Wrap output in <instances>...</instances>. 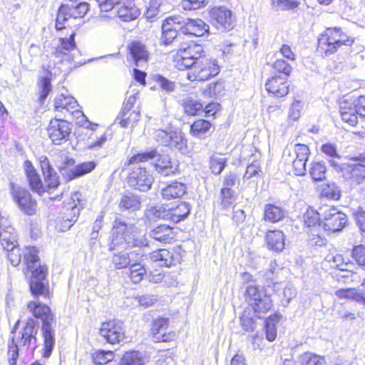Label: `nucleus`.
Returning <instances> with one entry per match:
<instances>
[{
	"label": "nucleus",
	"mask_w": 365,
	"mask_h": 365,
	"mask_svg": "<svg viewBox=\"0 0 365 365\" xmlns=\"http://www.w3.org/2000/svg\"><path fill=\"white\" fill-rule=\"evenodd\" d=\"M174 63L178 70L189 69L187 78L190 81H207L220 71L217 61L205 57L203 47L192 43L180 45Z\"/></svg>",
	"instance_id": "nucleus-1"
},
{
	"label": "nucleus",
	"mask_w": 365,
	"mask_h": 365,
	"mask_svg": "<svg viewBox=\"0 0 365 365\" xmlns=\"http://www.w3.org/2000/svg\"><path fill=\"white\" fill-rule=\"evenodd\" d=\"M20 321L18 320L11 333L8 343L10 365H16L19 353L34 352L36 348V334L38 327L33 319L27 321L26 324L18 329Z\"/></svg>",
	"instance_id": "nucleus-2"
},
{
	"label": "nucleus",
	"mask_w": 365,
	"mask_h": 365,
	"mask_svg": "<svg viewBox=\"0 0 365 365\" xmlns=\"http://www.w3.org/2000/svg\"><path fill=\"white\" fill-rule=\"evenodd\" d=\"M24 260L28 271L31 272L29 287L34 297L49 298L48 283L46 279L47 267L38 262V250L35 247H26L24 250Z\"/></svg>",
	"instance_id": "nucleus-3"
},
{
	"label": "nucleus",
	"mask_w": 365,
	"mask_h": 365,
	"mask_svg": "<svg viewBox=\"0 0 365 365\" xmlns=\"http://www.w3.org/2000/svg\"><path fill=\"white\" fill-rule=\"evenodd\" d=\"M127 245L129 247H145L148 242L145 235H140L138 230L133 225L126 224L121 220H116L113 227L112 240L110 250L116 247Z\"/></svg>",
	"instance_id": "nucleus-4"
},
{
	"label": "nucleus",
	"mask_w": 365,
	"mask_h": 365,
	"mask_svg": "<svg viewBox=\"0 0 365 365\" xmlns=\"http://www.w3.org/2000/svg\"><path fill=\"white\" fill-rule=\"evenodd\" d=\"M28 309L36 318L42 321V333L43 336L44 357L50 356L55 345V331L51 328L53 315L51 309L45 304L31 301L28 304Z\"/></svg>",
	"instance_id": "nucleus-5"
},
{
	"label": "nucleus",
	"mask_w": 365,
	"mask_h": 365,
	"mask_svg": "<svg viewBox=\"0 0 365 365\" xmlns=\"http://www.w3.org/2000/svg\"><path fill=\"white\" fill-rule=\"evenodd\" d=\"M354 41L340 28H327L318 38V51L329 56L342 46H351Z\"/></svg>",
	"instance_id": "nucleus-6"
},
{
	"label": "nucleus",
	"mask_w": 365,
	"mask_h": 365,
	"mask_svg": "<svg viewBox=\"0 0 365 365\" xmlns=\"http://www.w3.org/2000/svg\"><path fill=\"white\" fill-rule=\"evenodd\" d=\"M245 300L254 312L255 316L262 318L273 306L271 294L267 289L256 285H248L245 293Z\"/></svg>",
	"instance_id": "nucleus-7"
},
{
	"label": "nucleus",
	"mask_w": 365,
	"mask_h": 365,
	"mask_svg": "<svg viewBox=\"0 0 365 365\" xmlns=\"http://www.w3.org/2000/svg\"><path fill=\"white\" fill-rule=\"evenodd\" d=\"M11 195L15 203L25 215H34L37 211V202L25 188L11 183Z\"/></svg>",
	"instance_id": "nucleus-8"
},
{
	"label": "nucleus",
	"mask_w": 365,
	"mask_h": 365,
	"mask_svg": "<svg viewBox=\"0 0 365 365\" xmlns=\"http://www.w3.org/2000/svg\"><path fill=\"white\" fill-rule=\"evenodd\" d=\"M323 215L322 225L326 231L331 232H339L346 225V215L334 207L325 210Z\"/></svg>",
	"instance_id": "nucleus-9"
},
{
	"label": "nucleus",
	"mask_w": 365,
	"mask_h": 365,
	"mask_svg": "<svg viewBox=\"0 0 365 365\" xmlns=\"http://www.w3.org/2000/svg\"><path fill=\"white\" fill-rule=\"evenodd\" d=\"M211 24L217 29L230 31L235 26L232 12L225 6L213 7L209 11Z\"/></svg>",
	"instance_id": "nucleus-10"
},
{
	"label": "nucleus",
	"mask_w": 365,
	"mask_h": 365,
	"mask_svg": "<svg viewBox=\"0 0 365 365\" xmlns=\"http://www.w3.org/2000/svg\"><path fill=\"white\" fill-rule=\"evenodd\" d=\"M153 181V177L142 167L134 168L128 178L130 187L143 192L149 190Z\"/></svg>",
	"instance_id": "nucleus-11"
},
{
	"label": "nucleus",
	"mask_w": 365,
	"mask_h": 365,
	"mask_svg": "<svg viewBox=\"0 0 365 365\" xmlns=\"http://www.w3.org/2000/svg\"><path fill=\"white\" fill-rule=\"evenodd\" d=\"M183 17L181 16H169L165 19L162 24L161 41L165 45H169L177 37L178 32L182 33L184 25Z\"/></svg>",
	"instance_id": "nucleus-12"
},
{
	"label": "nucleus",
	"mask_w": 365,
	"mask_h": 365,
	"mask_svg": "<svg viewBox=\"0 0 365 365\" xmlns=\"http://www.w3.org/2000/svg\"><path fill=\"white\" fill-rule=\"evenodd\" d=\"M71 131V124L66 120L59 119L51 120L47 128L50 139L56 145L67 141Z\"/></svg>",
	"instance_id": "nucleus-13"
},
{
	"label": "nucleus",
	"mask_w": 365,
	"mask_h": 365,
	"mask_svg": "<svg viewBox=\"0 0 365 365\" xmlns=\"http://www.w3.org/2000/svg\"><path fill=\"white\" fill-rule=\"evenodd\" d=\"M75 33L73 32L69 38H61L59 39L60 45L57 46L54 52L56 58H61L62 61L76 63L74 57L76 53L78 54L74 41Z\"/></svg>",
	"instance_id": "nucleus-14"
},
{
	"label": "nucleus",
	"mask_w": 365,
	"mask_h": 365,
	"mask_svg": "<svg viewBox=\"0 0 365 365\" xmlns=\"http://www.w3.org/2000/svg\"><path fill=\"white\" fill-rule=\"evenodd\" d=\"M302 219L304 225L309 228H313L314 233H312L310 241L312 244L321 246L324 244V239L320 237L319 232H317L322 226L319 212L313 208L309 207L303 214Z\"/></svg>",
	"instance_id": "nucleus-15"
},
{
	"label": "nucleus",
	"mask_w": 365,
	"mask_h": 365,
	"mask_svg": "<svg viewBox=\"0 0 365 365\" xmlns=\"http://www.w3.org/2000/svg\"><path fill=\"white\" fill-rule=\"evenodd\" d=\"M100 334L108 343L115 344L123 341L124 329L119 322L110 321L103 323L100 329Z\"/></svg>",
	"instance_id": "nucleus-16"
},
{
	"label": "nucleus",
	"mask_w": 365,
	"mask_h": 365,
	"mask_svg": "<svg viewBox=\"0 0 365 365\" xmlns=\"http://www.w3.org/2000/svg\"><path fill=\"white\" fill-rule=\"evenodd\" d=\"M289 83L286 78L274 76L269 78L265 84L266 90L273 96L281 98L289 93Z\"/></svg>",
	"instance_id": "nucleus-17"
},
{
	"label": "nucleus",
	"mask_w": 365,
	"mask_h": 365,
	"mask_svg": "<svg viewBox=\"0 0 365 365\" xmlns=\"http://www.w3.org/2000/svg\"><path fill=\"white\" fill-rule=\"evenodd\" d=\"M155 170L162 176H171L175 175L178 170V164L173 161L168 155H158L154 164Z\"/></svg>",
	"instance_id": "nucleus-18"
},
{
	"label": "nucleus",
	"mask_w": 365,
	"mask_h": 365,
	"mask_svg": "<svg viewBox=\"0 0 365 365\" xmlns=\"http://www.w3.org/2000/svg\"><path fill=\"white\" fill-rule=\"evenodd\" d=\"M184 25L182 26V34L202 36L209 31V25L206 24L202 19H191L183 17Z\"/></svg>",
	"instance_id": "nucleus-19"
},
{
	"label": "nucleus",
	"mask_w": 365,
	"mask_h": 365,
	"mask_svg": "<svg viewBox=\"0 0 365 365\" xmlns=\"http://www.w3.org/2000/svg\"><path fill=\"white\" fill-rule=\"evenodd\" d=\"M24 168L31 189L38 195L43 193L45 192L44 187L31 162L26 160L24 163Z\"/></svg>",
	"instance_id": "nucleus-20"
},
{
	"label": "nucleus",
	"mask_w": 365,
	"mask_h": 365,
	"mask_svg": "<svg viewBox=\"0 0 365 365\" xmlns=\"http://www.w3.org/2000/svg\"><path fill=\"white\" fill-rule=\"evenodd\" d=\"M139 255L141 257L145 256V253L143 252L140 249L130 252H120L113 255L112 262L116 269H124L130 266Z\"/></svg>",
	"instance_id": "nucleus-21"
},
{
	"label": "nucleus",
	"mask_w": 365,
	"mask_h": 365,
	"mask_svg": "<svg viewBox=\"0 0 365 365\" xmlns=\"http://www.w3.org/2000/svg\"><path fill=\"white\" fill-rule=\"evenodd\" d=\"M39 163L47 186L49 188H56L59 185L58 178L52 168L47 157L41 156L39 158Z\"/></svg>",
	"instance_id": "nucleus-22"
},
{
	"label": "nucleus",
	"mask_w": 365,
	"mask_h": 365,
	"mask_svg": "<svg viewBox=\"0 0 365 365\" xmlns=\"http://www.w3.org/2000/svg\"><path fill=\"white\" fill-rule=\"evenodd\" d=\"M345 179L359 184L365 179V165L361 163L348 164L343 169Z\"/></svg>",
	"instance_id": "nucleus-23"
},
{
	"label": "nucleus",
	"mask_w": 365,
	"mask_h": 365,
	"mask_svg": "<svg viewBox=\"0 0 365 365\" xmlns=\"http://www.w3.org/2000/svg\"><path fill=\"white\" fill-rule=\"evenodd\" d=\"M3 220L0 222V241L4 250L13 249L18 245L16 233L11 226L3 225Z\"/></svg>",
	"instance_id": "nucleus-24"
},
{
	"label": "nucleus",
	"mask_w": 365,
	"mask_h": 365,
	"mask_svg": "<svg viewBox=\"0 0 365 365\" xmlns=\"http://www.w3.org/2000/svg\"><path fill=\"white\" fill-rule=\"evenodd\" d=\"M54 106L57 111L62 112L65 110L68 113H73L77 111L78 104L73 97L61 93L55 98Z\"/></svg>",
	"instance_id": "nucleus-25"
},
{
	"label": "nucleus",
	"mask_w": 365,
	"mask_h": 365,
	"mask_svg": "<svg viewBox=\"0 0 365 365\" xmlns=\"http://www.w3.org/2000/svg\"><path fill=\"white\" fill-rule=\"evenodd\" d=\"M149 235L153 239L163 243H170L175 236L170 225H160L152 230Z\"/></svg>",
	"instance_id": "nucleus-26"
},
{
	"label": "nucleus",
	"mask_w": 365,
	"mask_h": 365,
	"mask_svg": "<svg viewBox=\"0 0 365 365\" xmlns=\"http://www.w3.org/2000/svg\"><path fill=\"white\" fill-rule=\"evenodd\" d=\"M150 260L160 267H170L174 264V254L166 249H160L150 254Z\"/></svg>",
	"instance_id": "nucleus-27"
},
{
	"label": "nucleus",
	"mask_w": 365,
	"mask_h": 365,
	"mask_svg": "<svg viewBox=\"0 0 365 365\" xmlns=\"http://www.w3.org/2000/svg\"><path fill=\"white\" fill-rule=\"evenodd\" d=\"M190 212V204L186 202H180L176 207L168 208V220L173 223H178L185 220Z\"/></svg>",
	"instance_id": "nucleus-28"
},
{
	"label": "nucleus",
	"mask_w": 365,
	"mask_h": 365,
	"mask_svg": "<svg viewBox=\"0 0 365 365\" xmlns=\"http://www.w3.org/2000/svg\"><path fill=\"white\" fill-rule=\"evenodd\" d=\"M143 257L138 256L135 261L131 263L127 274L130 279L134 283H139L146 274L147 271L145 265L141 263Z\"/></svg>",
	"instance_id": "nucleus-29"
},
{
	"label": "nucleus",
	"mask_w": 365,
	"mask_h": 365,
	"mask_svg": "<svg viewBox=\"0 0 365 365\" xmlns=\"http://www.w3.org/2000/svg\"><path fill=\"white\" fill-rule=\"evenodd\" d=\"M186 192V186L179 182H173L162 188L161 195L165 200L181 197Z\"/></svg>",
	"instance_id": "nucleus-30"
},
{
	"label": "nucleus",
	"mask_w": 365,
	"mask_h": 365,
	"mask_svg": "<svg viewBox=\"0 0 365 365\" xmlns=\"http://www.w3.org/2000/svg\"><path fill=\"white\" fill-rule=\"evenodd\" d=\"M268 247L274 251L281 252L284 248V235L280 230H270L266 236Z\"/></svg>",
	"instance_id": "nucleus-31"
},
{
	"label": "nucleus",
	"mask_w": 365,
	"mask_h": 365,
	"mask_svg": "<svg viewBox=\"0 0 365 365\" xmlns=\"http://www.w3.org/2000/svg\"><path fill=\"white\" fill-rule=\"evenodd\" d=\"M130 53L137 66L141 63H145L148 58V53L145 45L138 41H134L129 47Z\"/></svg>",
	"instance_id": "nucleus-32"
},
{
	"label": "nucleus",
	"mask_w": 365,
	"mask_h": 365,
	"mask_svg": "<svg viewBox=\"0 0 365 365\" xmlns=\"http://www.w3.org/2000/svg\"><path fill=\"white\" fill-rule=\"evenodd\" d=\"M285 213L286 212L282 207L267 204L264 207V218L270 222H277L284 217Z\"/></svg>",
	"instance_id": "nucleus-33"
},
{
	"label": "nucleus",
	"mask_w": 365,
	"mask_h": 365,
	"mask_svg": "<svg viewBox=\"0 0 365 365\" xmlns=\"http://www.w3.org/2000/svg\"><path fill=\"white\" fill-rule=\"evenodd\" d=\"M211 126L210 122L207 120H197L190 125V134L200 139L205 138L210 132Z\"/></svg>",
	"instance_id": "nucleus-34"
},
{
	"label": "nucleus",
	"mask_w": 365,
	"mask_h": 365,
	"mask_svg": "<svg viewBox=\"0 0 365 365\" xmlns=\"http://www.w3.org/2000/svg\"><path fill=\"white\" fill-rule=\"evenodd\" d=\"M168 327V320L165 318H159L154 321L152 332L153 338L157 341H168V338L166 336L165 331Z\"/></svg>",
	"instance_id": "nucleus-35"
},
{
	"label": "nucleus",
	"mask_w": 365,
	"mask_h": 365,
	"mask_svg": "<svg viewBox=\"0 0 365 365\" xmlns=\"http://www.w3.org/2000/svg\"><path fill=\"white\" fill-rule=\"evenodd\" d=\"M145 362L146 359L143 353L130 351L123 355L120 365H145Z\"/></svg>",
	"instance_id": "nucleus-36"
},
{
	"label": "nucleus",
	"mask_w": 365,
	"mask_h": 365,
	"mask_svg": "<svg viewBox=\"0 0 365 365\" xmlns=\"http://www.w3.org/2000/svg\"><path fill=\"white\" fill-rule=\"evenodd\" d=\"M141 12L140 9L132 3L120 6L118 10V17L124 21H130L138 18Z\"/></svg>",
	"instance_id": "nucleus-37"
},
{
	"label": "nucleus",
	"mask_w": 365,
	"mask_h": 365,
	"mask_svg": "<svg viewBox=\"0 0 365 365\" xmlns=\"http://www.w3.org/2000/svg\"><path fill=\"white\" fill-rule=\"evenodd\" d=\"M290 158L289 161H292V159L300 160L302 161L307 162L309 156L310 155V150L307 145L304 144H295L293 148V153H292L289 150H286L284 153V157L287 155Z\"/></svg>",
	"instance_id": "nucleus-38"
},
{
	"label": "nucleus",
	"mask_w": 365,
	"mask_h": 365,
	"mask_svg": "<svg viewBox=\"0 0 365 365\" xmlns=\"http://www.w3.org/2000/svg\"><path fill=\"white\" fill-rule=\"evenodd\" d=\"M82 207L80 205L74 204L66 209L65 216L63 218L62 230H68L77 220Z\"/></svg>",
	"instance_id": "nucleus-39"
},
{
	"label": "nucleus",
	"mask_w": 365,
	"mask_h": 365,
	"mask_svg": "<svg viewBox=\"0 0 365 365\" xmlns=\"http://www.w3.org/2000/svg\"><path fill=\"white\" fill-rule=\"evenodd\" d=\"M51 73L46 71L45 74L41 76L38 80V86L39 88V101L41 103H43L51 91Z\"/></svg>",
	"instance_id": "nucleus-40"
},
{
	"label": "nucleus",
	"mask_w": 365,
	"mask_h": 365,
	"mask_svg": "<svg viewBox=\"0 0 365 365\" xmlns=\"http://www.w3.org/2000/svg\"><path fill=\"white\" fill-rule=\"evenodd\" d=\"M282 318V315L279 314H274L267 318L265 320V333L266 338L269 341H273L275 340L277 336V329L276 324L279 322Z\"/></svg>",
	"instance_id": "nucleus-41"
},
{
	"label": "nucleus",
	"mask_w": 365,
	"mask_h": 365,
	"mask_svg": "<svg viewBox=\"0 0 365 365\" xmlns=\"http://www.w3.org/2000/svg\"><path fill=\"white\" fill-rule=\"evenodd\" d=\"M348 102L344 101L340 105L341 119L350 125L354 126L358 123L357 113L354 110V108L349 106H348Z\"/></svg>",
	"instance_id": "nucleus-42"
},
{
	"label": "nucleus",
	"mask_w": 365,
	"mask_h": 365,
	"mask_svg": "<svg viewBox=\"0 0 365 365\" xmlns=\"http://www.w3.org/2000/svg\"><path fill=\"white\" fill-rule=\"evenodd\" d=\"M185 113L188 115H196L202 111L203 106L197 100L192 97H186L182 101Z\"/></svg>",
	"instance_id": "nucleus-43"
},
{
	"label": "nucleus",
	"mask_w": 365,
	"mask_h": 365,
	"mask_svg": "<svg viewBox=\"0 0 365 365\" xmlns=\"http://www.w3.org/2000/svg\"><path fill=\"white\" fill-rule=\"evenodd\" d=\"M309 172L313 180L322 181L325 179L327 168L324 163L312 162Z\"/></svg>",
	"instance_id": "nucleus-44"
},
{
	"label": "nucleus",
	"mask_w": 365,
	"mask_h": 365,
	"mask_svg": "<svg viewBox=\"0 0 365 365\" xmlns=\"http://www.w3.org/2000/svg\"><path fill=\"white\" fill-rule=\"evenodd\" d=\"M259 157V153H257L251 155L250 158V161H251V163L247 167L246 172L243 176L244 180H249L261 171L260 164L257 160Z\"/></svg>",
	"instance_id": "nucleus-45"
},
{
	"label": "nucleus",
	"mask_w": 365,
	"mask_h": 365,
	"mask_svg": "<svg viewBox=\"0 0 365 365\" xmlns=\"http://www.w3.org/2000/svg\"><path fill=\"white\" fill-rule=\"evenodd\" d=\"M227 160L220 155L215 154L210 160V168L214 175H220L225 168Z\"/></svg>",
	"instance_id": "nucleus-46"
},
{
	"label": "nucleus",
	"mask_w": 365,
	"mask_h": 365,
	"mask_svg": "<svg viewBox=\"0 0 365 365\" xmlns=\"http://www.w3.org/2000/svg\"><path fill=\"white\" fill-rule=\"evenodd\" d=\"M96 164L93 161L84 162L75 166L71 170V178H76L91 173L95 169Z\"/></svg>",
	"instance_id": "nucleus-47"
},
{
	"label": "nucleus",
	"mask_w": 365,
	"mask_h": 365,
	"mask_svg": "<svg viewBox=\"0 0 365 365\" xmlns=\"http://www.w3.org/2000/svg\"><path fill=\"white\" fill-rule=\"evenodd\" d=\"M120 207L125 210H138L140 207V198L134 195L123 196L120 202Z\"/></svg>",
	"instance_id": "nucleus-48"
},
{
	"label": "nucleus",
	"mask_w": 365,
	"mask_h": 365,
	"mask_svg": "<svg viewBox=\"0 0 365 365\" xmlns=\"http://www.w3.org/2000/svg\"><path fill=\"white\" fill-rule=\"evenodd\" d=\"M322 195L326 198L336 200L340 198L341 190L336 183H327L322 186Z\"/></svg>",
	"instance_id": "nucleus-49"
},
{
	"label": "nucleus",
	"mask_w": 365,
	"mask_h": 365,
	"mask_svg": "<svg viewBox=\"0 0 365 365\" xmlns=\"http://www.w3.org/2000/svg\"><path fill=\"white\" fill-rule=\"evenodd\" d=\"M129 111L123 110L122 115L120 118L119 123L123 128H126L129 125L133 126V124L138 122L140 115L139 110H133L128 115Z\"/></svg>",
	"instance_id": "nucleus-50"
},
{
	"label": "nucleus",
	"mask_w": 365,
	"mask_h": 365,
	"mask_svg": "<svg viewBox=\"0 0 365 365\" xmlns=\"http://www.w3.org/2000/svg\"><path fill=\"white\" fill-rule=\"evenodd\" d=\"M168 146L175 148L180 151H182L186 148V140L183 138L180 132L171 130Z\"/></svg>",
	"instance_id": "nucleus-51"
},
{
	"label": "nucleus",
	"mask_w": 365,
	"mask_h": 365,
	"mask_svg": "<svg viewBox=\"0 0 365 365\" xmlns=\"http://www.w3.org/2000/svg\"><path fill=\"white\" fill-rule=\"evenodd\" d=\"M71 18L69 14V6L68 5H61L58 9L56 21V29L57 30H62L66 26L64 23L69 19Z\"/></svg>",
	"instance_id": "nucleus-52"
},
{
	"label": "nucleus",
	"mask_w": 365,
	"mask_h": 365,
	"mask_svg": "<svg viewBox=\"0 0 365 365\" xmlns=\"http://www.w3.org/2000/svg\"><path fill=\"white\" fill-rule=\"evenodd\" d=\"M327 262L332 268L339 269L340 270H346L347 263L344 262V259L341 255H328L326 257Z\"/></svg>",
	"instance_id": "nucleus-53"
},
{
	"label": "nucleus",
	"mask_w": 365,
	"mask_h": 365,
	"mask_svg": "<svg viewBox=\"0 0 365 365\" xmlns=\"http://www.w3.org/2000/svg\"><path fill=\"white\" fill-rule=\"evenodd\" d=\"M89 10V4L86 2H81L76 6H69L70 16L77 19L83 18Z\"/></svg>",
	"instance_id": "nucleus-54"
},
{
	"label": "nucleus",
	"mask_w": 365,
	"mask_h": 365,
	"mask_svg": "<svg viewBox=\"0 0 365 365\" xmlns=\"http://www.w3.org/2000/svg\"><path fill=\"white\" fill-rule=\"evenodd\" d=\"M150 280L155 283L162 281L166 286L173 287L178 284V276L175 272L165 274L163 276L160 274H158Z\"/></svg>",
	"instance_id": "nucleus-55"
},
{
	"label": "nucleus",
	"mask_w": 365,
	"mask_h": 365,
	"mask_svg": "<svg viewBox=\"0 0 365 365\" xmlns=\"http://www.w3.org/2000/svg\"><path fill=\"white\" fill-rule=\"evenodd\" d=\"M301 361L305 365H322L324 361L323 357L311 352H306L301 355Z\"/></svg>",
	"instance_id": "nucleus-56"
},
{
	"label": "nucleus",
	"mask_w": 365,
	"mask_h": 365,
	"mask_svg": "<svg viewBox=\"0 0 365 365\" xmlns=\"http://www.w3.org/2000/svg\"><path fill=\"white\" fill-rule=\"evenodd\" d=\"M272 6L276 10H286L298 6L297 0H272Z\"/></svg>",
	"instance_id": "nucleus-57"
},
{
	"label": "nucleus",
	"mask_w": 365,
	"mask_h": 365,
	"mask_svg": "<svg viewBox=\"0 0 365 365\" xmlns=\"http://www.w3.org/2000/svg\"><path fill=\"white\" fill-rule=\"evenodd\" d=\"M155 81L160 88L167 93L173 92L175 89V82L168 80L161 75H157L155 76Z\"/></svg>",
	"instance_id": "nucleus-58"
},
{
	"label": "nucleus",
	"mask_w": 365,
	"mask_h": 365,
	"mask_svg": "<svg viewBox=\"0 0 365 365\" xmlns=\"http://www.w3.org/2000/svg\"><path fill=\"white\" fill-rule=\"evenodd\" d=\"M147 216L153 219L168 220V209L164 207H152L148 210Z\"/></svg>",
	"instance_id": "nucleus-59"
},
{
	"label": "nucleus",
	"mask_w": 365,
	"mask_h": 365,
	"mask_svg": "<svg viewBox=\"0 0 365 365\" xmlns=\"http://www.w3.org/2000/svg\"><path fill=\"white\" fill-rule=\"evenodd\" d=\"M7 252V257L11 264L16 267L19 265L21 261V252L18 245L14 247L13 249L5 250Z\"/></svg>",
	"instance_id": "nucleus-60"
},
{
	"label": "nucleus",
	"mask_w": 365,
	"mask_h": 365,
	"mask_svg": "<svg viewBox=\"0 0 365 365\" xmlns=\"http://www.w3.org/2000/svg\"><path fill=\"white\" fill-rule=\"evenodd\" d=\"M155 157H157V153L155 150L138 153L130 158L129 163L133 164L135 163L145 162L150 159H153Z\"/></svg>",
	"instance_id": "nucleus-61"
},
{
	"label": "nucleus",
	"mask_w": 365,
	"mask_h": 365,
	"mask_svg": "<svg viewBox=\"0 0 365 365\" xmlns=\"http://www.w3.org/2000/svg\"><path fill=\"white\" fill-rule=\"evenodd\" d=\"M114 354L110 351H98L93 358L94 363L96 364H103L113 360Z\"/></svg>",
	"instance_id": "nucleus-62"
},
{
	"label": "nucleus",
	"mask_w": 365,
	"mask_h": 365,
	"mask_svg": "<svg viewBox=\"0 0 365 365\" xmlns=\"http://www.w3.org/2000/svg\"><path fill=\"white\" fill-rule=\"evenodd\" d=\"M302 103L301 101L295 100L290 106L288 117L293 121L297 120L301 116Z\"/></svg>",
	"instance_id": "nucleus-63"
},
{
	"label": "nucleus",
	"mask_w": 365,
	"mask_h": 365,
	"mask_svg": "<svg viewBox=\"0 0 365 365\" xmlns=\"http://www.w3.org/2000/svg\"><path fill=\"white\" fill-rule=\"evenodd\" d=\"M352 255L360 266L365 267V245L355 247L353 249Z\"/></svg>",
	"instance_id": "nucleus-64"
}]
</instances>
